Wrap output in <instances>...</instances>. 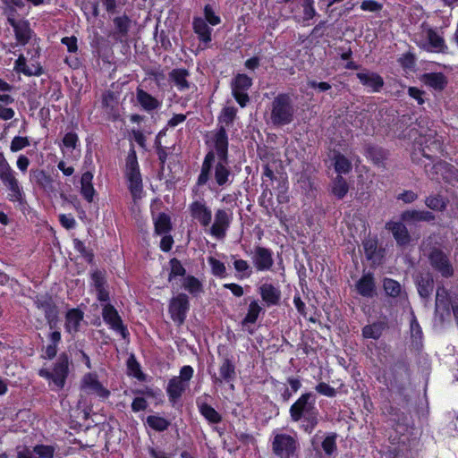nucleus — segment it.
<instances>
[{"label":"nucleus","mask_w":458,"mask_h":458,"mask_svg":"<svg viewBox=\"0 0 458 458\" xmlns=\"http://www.w3.org/2000/svg\"><path fill=\"white\" fill-rule=\"evenodd\" d=\"M315 403L316 395L312 393H305L298 398L289 411L293 422L303 420L302 428L308 433H311L318 423V411Z\"/></svg>","instance_id":"1"},{"label":"nucleus","mask_w":458,"mask_h":458,"mask_svg":"<svg viewBox=\"0 0 458 458\" xmlns=\"http://www.w3.org/2000/svg\"><path fill=\"white\" fill-rule=\"evenodd\" d=\"M215 148L219 161L215 167V179L219 186H223L229 182L231 171L228 165V139L226 131L220 127L215 135Z\"/></svg>","instance_id":"2"},{"label":"nucleus","mask_w":458,"mask_h":458,"mask_svg":"<svg viewBox=\"0 0 458 458\" xmlns=\"http://www.w3.org/2000/svg\"><path fill=\"white\" fill-rule=\"evenodd\" d=\"M294 107L288 94H279L271 103V123L276 126L289 124L293 120Z\"/></svg>","instance_id":"3"},{"label":"nucleus","mask_w":458,"mask_h":458,"mask_svg":"<svg viewBox=\"0 0 458 458\" xmlns=\"http://www.w3.org/2000/svg\"><path fill=\"white\" fill-rule=\"evenodd\" d=\"M126 176L129 182V190L134 200L141 198L142 180L134 149H131L126 158Z\"/></svg>","instance_id":"4"},{"label":"nucleus","mask_w":458,"mask_h":458,"mask_svg":"<svg viewBox=\"0 0 458 458\" xmlns=\"http://www.w3.org/2000/svg\"><path fill=\"white\" fill-rule=\"evenodd\" d=\"M69 374V357L65 352L59 355L54 365L53 371L47 369H41L38 375L42 377L51 379L54 385L59 389H63Z\"/></svg>","instance_id":"5"},{"label":"nucleus","mask_w":458,"mask_h":458,"mask_svg":"<svg viewBox=\"0 0 458 458\" xmlns=\"http://www.w3.org/2000/svg\"><path fill=\"white\" fill-rule=\"evenodd\" d=\"M300 444L295 437L288 434H276L272 441L273 453L280 458L297 456Z\"/></svg>","instance_id":"6"},{"label":"nucleus","mask_w":458,"mask_h":458,"mask_svg":"<svg viewBox=\"0 0 458 458\" xmlns=\"http://www.w3.org/2000/svg\"><path fill=\"white\" fill-rule=\"evenodd\" d=\"M428 259L431 267L442 277L450 278L454 275V268L449 256L440 248H430Z\"/></svg>","instance_id":"7"},{"label":"nucleus","mask_w":458,"mask_h":458,"mask_svg":"<svg viewBox=\"0 0 458 458\" xmlns=\"http://www.w3.org/2000/svg\"><path fill=\"white\" fill-rule=\"evenodd\" d=\"M193 375V369L189 366H183L180 370L179 377H174L169 380L167 386V394L171 401L175 402L181 397L188 386V382Z\"/></svg>","instance_id":"8"},{"label":"nucleus","mask_w":458,"mask_h":458,"mask_svg":"<svg viewBox=\"0 0 458 458\" xmlns=\"http://www.w3.org/2000/svg\"><path fill=\"white\" fill-rule=\"evenodd\" d=\"M189 309V298L185 293H181L170 300L169 313L173 321L177 323L178 326H182L184 323Z\"/></svg>","instance_id":"9"},{"label":"nucleus","mask_w":458,"mask_h":458,"mask_svg":"<svg viewBox=\"0 0 458 458\" xmlns=\"http://www.w3.org/2000/svg\"><path fill=\"white\" fill-rule=\"evenodd\" d=\"M414 283L424 307L428 308L435 288L433 276L430 273H420L416 275Z\"/></svg>","instance_id":"10"},{"label":"nucleus","mask_w":458,"mask_h":458,"mask_svg":"<svg viewBox=\"0 0 458 458\" xmlns=\"http://www.w3.org/2000/svg\"><path fill=\"white\" fill-rule=\"evenodd\" d=\"M450 306L452 302L448 290L443 285H437L435 300V316L444 322L446 317H450Z\"/></svg>","instance_id":"11"},{"label":"nucleus","mask_w":458,"mask_h":458,"mask_svg":"<svg viewBox=\"0 0 458 458\" xmlns=\"http://www.w3.org/2000/svg\"><path fill=\"white\" fill-rule=\"evenodd\" d=\"M35 303L38 309L44 311L50 329H55L58 323V310L52 297L48 295L37 296Z\"/></svg>","instance_id":"12"},{"label":"nucleus","mask_w":458,"mask_h":458,"mask_svg":"<svg viewBox=\"0 0 458 458\" xmlns=\"http://www.w3.org/2000/svg\"><path fill=\"white\" fill-rule=\"evenodd\" d=\"M102 316L105 322L109 324L112 329L119 332L123 339L127 337V329L123 325L122 318L113 305L106 303L103 308Z\"/></svg>","instance_id":"13"},{"label":"nucleus","mask_w":458,"mask_h":458,"mask_svg":"<svg viewBox=\"0 0 458 458\" xmlns=\"http://www.w3.org/2000/svg\"><path fill=\"white\" fill-rule=\"evenodd\" d=\"M423 165L427 176L430 180L437 182L440 180L445 182V179H448L447 175L452 167V165L444 160H438L434 164L426 163Z\"/></svg>","instance_id":"14"},{"label":"nucleus","mask_w":458,"mask_h":458,"mask_svg":"<svg viewBox=\"0 0 458 458\" xmlns=\"http://www.w3.org/2000/svg\"><path fill=\"white\" fill-rule=\"evenodd\" d=\"M251 259L258 271L269 270L274 264L272 251L261 246L254 249Z\"/></svg>","instance_id":"15"},{"label":"nucleus","mask_w":458,"mask_h":458,"mask_svg":"<svg viewBox=\"0 0 458 458\" xmlns=\"http://www.w3.org/2000/svg\"><path fill=\"white\" fill-rule=\"evenodd\" d=\"M386 229L390 231L398 246L404 247L411 242V235L407 227L402 222L390 221L386 223Z\"/></svg>","instance_id":"16"},{"label":"nucleus","mask_w":458,"mask_h":458,"mask_svg":"<svg viewBox=\"0 0 458 458\" xmlns=\"http://www.w3.org/2000/svg\"><path fill=\"white\" fill-rule=\"evenodd\" d=\"M365 155L376 166L386 168V161L389 157V152L386 149L377 145L368 144L365 147Z\"/></svg>","instance_id":"17"},{"label":"nucleus","mask_w":458,"mask_h":458,"mask_svg":"<svg viewBox=\"0 0 458 458\" xmlns=\"http://www.w3.org/2000/svg\"><path fill=\"white\" fill-rule=\"evenodd\" d=\"M229 224L230 218L227 212L224 209H218L215 215V222L210 228L211 234L217 239L224 238Z\"/></svg>","instance_id":"18"},{"label":"nucleus","mask_w":458,"mask_h":458,"mask_svg":"<svg viewBox=\"0 0 458 458\" xmlns=\"http://www.w3.org/2000/svg\"><path fill=\"white\" fill-rule=\"evenodd\" d=\"M219 373L220 377H217L216 375L212 377L214 384L221 385L223 381L229 383L235 378V366L229 358L225 357L223 360V363L219 368Z\"/></svg>","instance_id":"19"},{"label":"nucleus","mask_w":458,"mask_h":458,"mask_svg":"<svg viewBox=\"0 0 458 458\" xmlns=\"http://www.w3.org/2000/svg\"><path fill=\"white\" fill-rule=\"evenodd\" d=\"M436 216L427 210H405L401 214V220L406 223L434 222Z\"/></svg>","instance_id":"20"},{"label":"nucleus","mask_w":458,"mask_h":458,"mask_svg":"<svg viewBox=\"0 0 458 458\" xmlns=\"http://www.w3.org/2000/svg\"><path fill=\"white\" fill-rule=\"evenodd\" d=\"M4 184L11 191L10 193V200L18 201L20 203L22 202V191L19 186V182L17 179L13 175V170L9 171L7 174L0 177Z\"/></svg>","instance_id":"21"},{"label":"nucleus","mask_w":458,"mask_h":458,"mask_svg":"<svg viewBox=\"0 0 458 458\" xmlns=\"http://www.w3.org/2000/svg\"><path fill=\"white\" fill-rule=\"evenodd\" d=\"M355 286L357 292L363 297L372 298L376 293V284L371 273L363 275Z\"/></svg>","instance_id":"22"},{"label":"nucleus","mask_w":458,"mask_h":458,"mask_svg":"<svg viewBox=\"0 0 458 458\" xmlns=\"http://www.w3.org/2000/svg\"><path fill=\"white\" fill-rule=\"evenodd\" d=\"M357 78L364 86L371 88L374 92H378L384 86L383 78L373 72L363 71L358 72Z\"/></svg>","instance_id":"23"},{"label":"nucleus","mask_w":458,"mask_h":458,"mask_svg":"<svg viewBox=\"0 0 458 458\" xmlns=\"http://www.w3.org/2000/svg\"><path fill=\"white\" fill-rule=\"evenodd\" d=\"M82 387L91 390L101 398H107L110 395V391L103 386L98 380L97 377L92 374H87L82 379Z\"/></svg>","instance_id":"24"},{"label":"nucleus","mask_w":458,"mask_h":458,"mask_svg":"<svg viewBox=\"0 0 458 458\" xmlns=\"http://www.w3.org/2000/svg\"><path fill=\"white\" fill-rule=\"evenodd\" d=\"M262 300L268 305H277L281 299V292L271 284H263L259 287Z\"/></svg>","instance_id":"25"},{"label":"nucleus","mask_w":458,"mask_h":458,"mask_svg":"<svg viewBox=\"0 0 458 458\" xmlns=\"http://www.w3.org/2000/svg\"><path fill=\"white\" fill-rule=\"evenodd\" d=\"M191 216L197 219L203 226H207L211 222V211L201 202L194 201L191 205Z\"/></svg>","instance_id":"26"},{"label":"nucleus","mask_w":458,"mask_h":458,"mask_svg":"<svg viewBox=\"0 0 458 458\" xmlns=\"http://www.w3.org/2000/svg\"><path fill=\"white\" fill-rule=\"evenodd\" d=\"M363 249L368 260L378 264L383 257V250L378 249L376 239H368L363 242Z\"/></svg>","instance_id":"27"},{"label":"nucleus","mask_w":458,"mask_h":458,"mask_svg":"<svg viewBox=\"0 0 458 458\" xmlns=\"http://www.w3.org/2000/svg\"><path fill=\"white\" fill-rule=\"evenodd\" d=\"M114 35L117 39L123 41L128 37L129 30L131 26V20L125 14L115 17L114 19Z\"/></svg>","instance_id":"28"},{"label":"nucleus","mask_w":458,"mask_h":458,"mask_svg":"<svg viewBox=\"0 0 458 458\" xmlns=\"http://www.w3.org/2000/svg\"><path fill=\"white\" fill-rule=\"evenodd\" d=\"M193 30L198 34L200 41L208 44L211 41V29L208 26L206 21L200 17L193 19Z\"/></svg>","instance_id":"29"},{"label":"nucleus","mask_w":458,"mask_h":458,"mask_svg":"<svg viewBox=\"0 0 458 458\" xmlns=\"http://www.w3.org/2000/svg\"><path fill=\"white\" fill-rule=\"evenodd\" d=\"M93 174L90 172H85L81 178V193L88 202L93 201L95 190L92 184Z\"/></svg>","instance_id":"30"},{"label":"nucleus","mask_w":458,"mask_h":458,"mask_svg":"<svg viewBox=\"0 0 458 458\" xmlns=\"http://www.w3.org/2000/svg\"><path fill=\"white\" fill-rule=\"evenodd\" d=\"M136 98L140 105L147 111H152L160 106L159 101L156 98L142 89H137Z\"/></svg>","instance_id":"31"},{"label":"nucleus","mask_w":458,"mask_h":458,"mask_svg":"<svg viewBox=\"0 0 458 458\" xmlns=\"http://www.w3.org/2000/svg\"><path fill=\"white\" fill-rule=\"evenodd\" d=\"M83 319V312L79 309H72L66 313L65 327L68 332H77Z\"/></svg>","instance_id":"32"},{"label":"nucleus","mask_w":458,"mask_h":458,"mask_svg":"<svg viewBox=\"0 0 458 458\" xmlns=\"http://www.w3.org/2000/svg\"><path fill=\"white\" fill-rule=\"evenodd\" d=\"M425 32L430 49L436 52H445L446 47L444 38L432 28H427Z\"/></svg>","instance_id":"33"},{"label":"nucleus","mask_w":458,"mask_h":458,"mask_svg":"<svg viewBox=\"0 0 458 458\" xmlns=\"http://www.w3.org/2000/svg\"><path fill=\"white\" fill-rule=\"evenodd\" d=\"M387 327L386 324L382 321H377L370 325H367L362 328V336L364 338H370L377 340L383 334V331Z\"/></svg>","instance_id":"34"},{"label":"nucleus","mask_w":458,"mask_h":458,"mask_svg":"<svg viewBox=\"0 0 458 458\" xmlns=\"http://www.w3.org/2000/svg\"><path fill=\"white\" fill-rule=\"evenodd\" d=\"M14 69L18 72H22L27 76H32V75L38 76L42 73L41 66L34 65V64H32L31 66H29L26 64V59L22 55H21L19 56V58L15 61Z\"/></svg>","instance_id":"35"},{"label":"nucleus","mask_w":458,"mask_h":458,"mask_svg":"<svg viewBox=\"0 0 458 458\" xmlns=\"http://www.w3.org/2000/svg\"><path fill=\"white\" fill-rule=\"evenodd\" d=\"M425 205L431 210L443 212L446 209L448 199L441 194H430L424 200Z\"/></svg>","instance_id":"36"},{"label":"nucleus","mask_w":458,"mask_h":458,"mask_svg":"<svg viewBox=\"0 0 458 458\" xmlns=\"http://www.w3.org/2000/svg\"><path fill=\"white\" fill-rule=\"evenodd\" d=\"M424 82L434 88L435 89L441 90L447 84L445 76L441 72H431L423 75Z\"/></svg>","instance_id":"37"},{"label":"nucleus","mask_w":458,"mask_h":458,"mask_svg":"<svg viewBox=\"0 0 458 458\" xmlns=\"http://www.w3.org/2000/svg\"><path fill=\"white\" fill-rule=\"evenodd\" d=\"M188 76L189 72L186 69H174L169 72V79L176 84L179 89H189Z\"/></svg>","instance_id":"38"},{"label":"nucleus","mask_w":458,"mask_h":458,"mask_svg":"<svg viewBox=\"0 0 458 458\" xmlns=\"http://www.w3.org/2000/svg\"><path fill=\"white\" fill-rule=\"evenodd\" d=\"M200 414L210 423L216 424L222 420V416L207 403H198Z\"/></svg>","instance_id":"39"},{"label":"nucleus","mask_w":458,"mask_h":458,"mask_svg":"<svg viewBox=\"0 0 458 458\" xmlns=\"http://www.w3.org/2000/svg\"><path fill=\"white\" fill-rule=\"evenodd\" d=\"M31 179L41 188L45 190L52 189L53 180L50 175L47 174L43 170L30 171Z\"/></svg>","instance_id":"40"},{"label":"nucleus","mask_w":458,"mask_h":458,"mask_svg":"<svg viewBox=\"0 0 458 458\" xmlns=\"http://www.w3.org/2000/svg\"><path fill=\"white\" fill-rule=\"evenodd\" d=\"M172 229L170 216L165 213L158 214L155 219V232L157 234L167 233Z\"/></svg>","instance_id":"41"},{"label":"nucleus","mask_w":458,"mask_h":458,"mask_svg":"<svg viewBox=\"0 0 458 458\" xmlns=\"http://www.w3.org/2000/svg\"><path fill=\"white\" fill-rule=\"evenodd\" d=\"M349 186L346 180L338 174L333 182L332 192L339 199H343L348 192Z\"/></svg>","instance_id":"42"},{"label":"nucleus","mask_w":458,"mask_h":458,"mask_svg":"<svg viewBox=\"0 0 458 458\" xmlns=\"http://www.w3.org/2000/svg\"><path fill=\"white\" fill-rule=\"evenodd\" d=\"M182 287L193 295L203 292L202 284L193 276H188L183 279Z\"/></svg>","instance_id":"43"},{"label":"nucleus","mask_w":458,"mask_h":458,"mask_svg":"<svg viewBox=\"0 0 458 458\" xmlns=\"http://www.w3.org/2000/svg\"><path fill=\"white\" fill-rule=\"evenodd\" d=\"M17 41L25 45L30 38V29L27 21H21V23L13 30Z\"/></svg>","instance_id":"44"},{"label":"nucleus","mask_w":458,"mask_h":458,"mask_svg":"<svg viewBox=\"0 0 458 458\" xmlns=\"http://www.w3.org/2000/svg\"><path fill=\"white\" fill-rule=\"evenodd\" d=\"M383 288L386 293L393 298L398 297L402 293V285L392 278L384 279Z\"/></svg>","instance_id":"45"},{"label":"nucleus","mask_w":458,"mask_h":458,"mask_svg":"<svg viewBox=\"0 0 458 458\" xmlns=\"http://www.w3.org/2000/svg\"><path fill=\"white\" fill-rule=\"evenodd\" d=\"M335 169L338 174H346L352 169V163L343 154L336 153L334 157Z\"/></svg>","instance_id":"46"},{"label":"nucleus","mask_w":458,"mask_h":458,"mask_svg":"<svg viewBox=\"0 0 458 458\" xmlns=\"http://www.w3.org/2000/svg\"><path fill=\"white\" fill-rule=\"evenodd\" d=\"M251 86V79L246 74H238L232 82L233 91H246Z\"/></svg>","instance_id":"47"},{"label":"nucleus","mask_w":458,"mask_h":458,"mask_svg":"<svg viewBox=\"0 0 458 458\" xmlns=\"http://www.w3.org/2000/svg\"><path fill=\"white\" fill-rule=\"evenodd\" d=\"M147 423L151 428L159 432L166 430L170 426V422L167 420L155 415L148 416Z\"/></svg>","instance_id":"48"},{"label":"nucleus","mask_w":458,"mask_h":458,"mask_svg":"<svg viewBox=\"0 0 458 458\" xmlns=\"http://www.w3.org/2000/svg\"><path fill=\"white\" fill-rule=\"evenodd\" d=\"M234 269L237 272L238 278H248L252 274V268L249 263L244 259H235L233 262Z\"/></svg>","instance_id":"49"},{"label":"nucleus","mask_w":458,"mask_h":458,"mask_svg":"<svg viewBox=\"0 0 458 458\" xmlns=\"http://www.w3.org/2000/svg\"><path fill=\"white\" fill-rule=\"evenodd\" d=\"M170 264V273L168 276V281L172 282V280L176 276H184L186 274V269L182 265L181 261L176 258H173L169 261Z\"/></svg>","instance_id":"50"},{"label":"nucleus","mask_w":458,"mask_h":458,"mask_svg":"<svg viewBox=\"0 0 458 458\" xmlns=\"http://www.w3.org/2000/svg\"><path fill=\"white\" fill-rule=\"evenodd\" d=\"M260 311L261 307L259 305V303L256 301H251L249 305L248 313L242 320V325H246L248 323H255Z\"/></svg>","instance_id":"51"},{"label":"nucleus","mask_w":458,"mask_h":458,"mask_svg":"<svg viewBox=\"0 0 458 458\" xmlns=\"http://www.w3.org/2000/svg\"><path fill=\"white\" fill-rule=\"evenodd\" d=\"M127 368L133 377L140 380L144 379V374L141 372L140 364L133 354L127 360Z\"/></svg>","instance_id":"52"},{"label":"nucleus","mask_w":458,"mask_h":458,"mask_svg":"<svg viewBox=\"0 0 458 458\" xmlns=\"http://www.w3.org/2000/svg\"><path fill=\"white\" fill-rule=\"evenodd\" d=\"M208 263L209 265L211 266V268H212V273L215 275V276H220V277H224L226 275V268H225V266L223 262H221L220 260L213 258V257H209L208 258Z\"/></svg>","instance_id":"53"},{"label":"nucleus","mask_w":458,"mask_h":458,"mask_svg":"<svg viewBox=\"0 0 458 458\" xmlns=\"http://www.w3.org/2000/svg\"><path fill=\"white\" fill-rule=\"evenodd\" d=\"M33 449L38 458L54 457L55 448L52 445H37Z\"/></svg>","instance_id":"54"},{"label":"nucleus","mask_w":458,"mask_h":458,"mask_svg":"<svg viewBox=\"0 0 458 458\" xmlns=\"http://www.w3.org/2000/svg\"><path fill=\"white\" fill-rule=\"evenodd\" d=\"M91 279L96 290L106 287V273L104 271L95 270L91 274Z\"/></svg>","instance_id":"55"},{"label":"nucleus","mask_w":458,"mask_h":458,"mask_svg":"<svg viewBox=\"0 0 458 458\" xmlns=\"http://www.w3.org/2000/svg\"><path fill=\"white\" fill-rule=\"evenodd\" d=\"M336 435L327 436L322 442V448L327 455H331L336 450Z\"/></svg>","instance_id":"56"},{"label":"nucleus","mask_w":458,"mask_h":458,"mask_svg":"<svg viewBox=\"0 0 458 458\" xmlns=\"http://www.w3.org/2000/svg\"><path fill=\"white\" fill-rule=\"evenodd\" d=\"M29 145L30 141L27 137L16 136L13 139L10 148L13 152H17Z\"/></svg>","instance_id":"57"},{"label":"nucleus","mask_w":458,"mask_h":458,"mask_svg":"<svg viewBox=\"0 0 458 458\" xmlns=\"http://www.w3.org/2000/svg\"><path fill=\"white\" fill-rule=\"evenodd\" d=\"M204 15V20L206 21V22L208 21L209 24L213 26L219 24L221 21L220 18L217 15H216L210 4L205 5Z\"/></svg>","instance_id":"58"},{"label":"nucleus","mask_w":458,"mask_h":458,"mask_svg":"<svg viewBox=\"0 0 458 458\" xmlns=\"http://www.w3.org/2000/svg\"><path fill=\"white\" fill-rule=\"evenodd\" d=\"M211 168L212 165L206 164L203 162L201 166V172L198 178L199 185H204L208 181Z\"/></svg>","instance_id":"59"},{"label":"nucleus","mask_w":458,"mask_h":458,"mask_svg":"<svg viewBox=\"0 0 458 458\" xmlns=\"http://www.w3.org/2000/svg\"><path fill=\"white\" fill-rule=\"evenodd\" d=\"M315 389L319 394L328 396V397H333L336 394L335 389L331 387L328 384H327L325 382H321L318 385H317Z\"/></svg>","instance_id":"60"},{"label":"nucleus","mask_w":458,"mask_h":458,"mask_svg":"<svg viewBox=\"0 0 458 458\" xmlns=\"http://www.w3.org/2000/svg\"><path fill=\"white\" fill-rule=\"evenodd\" d=\"M236 114V109L234 107H225L223 110L222 116L220 118L221 122L225 123V124H230L233 123L234 117Z\"/></svg>","instance_id":"61"},{"label":"nucleus","mask_w":458,"mask_h":458,"mask_svg":"<svg viewBox=\"0 0 458 458\" xmlns=\"http://www.w3.org/2000/svg\"><path fill=\"white\" fill-rule=\"evenodd\" d=\"M360 8L364 11L378 12L382 9V4L374 0H365L361 3Z\"/></svg>","instance_id":"62"},{"label":"nucleus","mask_w":458,"mask_h":458,"mask_svg":"<svg viewBox=\"0 0 458 458\" xmlns=\"http://www.w3.org/2000/svg\"><path fill=\"white\" fill-rule=\"evenodd\" d=\"M418 199V194L412 191H404L397 196V199L406 204L414 202Z\"/></svg>","instance_id":"63"},{"label":"nucleus","mask_w":458,"mask_h":458,"mask_svg":"<svg viewBox=\"0 0 458 458\" xmlns=\"http://www.w3.org/2000/svg\"><path fill=\"white\" fill-rule=\"evenodd\" d=\"M78 141V136L75 132H68L63 139V143L67 148H75Z\"/></svg>","instance_id":"64"}]
</instances>
